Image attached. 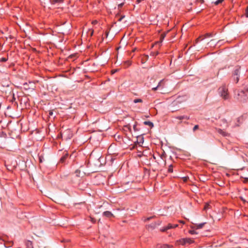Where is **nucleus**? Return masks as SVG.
<instances>
[{
    "label": "nucleus",
    "instance_id": "obj_1",
    "mask_svg": "<svg viewBox=\"0 0 248 248\" xmlns=\"http://www.w3.org/2000/svg\"><path fill=\"white\" fill-rule=\"evenodd\" d=\"M235 97L238 101L242 103H246L248 99L247 94L243 90L237 91L235 93Z\"/></svg>",
    "mask_w": 248,
    "mask_h": 248
},
{
    "label": "nucleus",
    "instance_id": "obj_2",
    "mask_svg": "<svg viewBox=\"0 0 248 248\" xmlns=\"http://www.w3.org/2000/svg\"><path fill=\"white\" fill-rule=\"evenodd\" d=\"M218 92L220 96L225 100L229 98V95L228 92V89L225 86H223L218 89Z\"/></svg>",
    "mask_w": 248,
    "mask_h": 248
},
{
    "label": "nucleus",
    "instance_id": "obj_3",
    "mask_svg": "<svg viewBox=\"0 0 248 248\" xmlns=\"http://www.w3.org/2000/svg\"><path fill=\"white\" fill-rule=\"evenodd\" d=\"M178 241L182 245H184L187 243L189 244H192L194 242L192 239L190 238H182L179 240Z\"/></svg>",
    "mask_w": 248,
    "mask_h": 248
},
{
    "label": "nucleus",
    "instance_id": "obj_4",
    "mask_svg": "<svg viewBox=\"0 0 248 248\" xmlns=\"http://www.w3.org/2000/svg\"><path fill=\"white\" fill-rule=\"evenodd\" d=\"M68 155H68V153H67V152L64 151L63 153V155L61 157V158L60 160V162H61L62 163H64L65 162L67 158H68Z\"/></svg>",
    "mask_w": 248,
    "mask_h": 248
},
{
    "label": "nucleus",
    "instance_id": "obj_5",
    "mask_svg": "<svg viewBox=\"0 0 248 248\" xmlns=\"http://www.w3.org/2000/svg\"><path fill=\"white\" fill-rule=\"evenodd\" d=\"M103 216L107 218H111L114 217L113 214L110 211H105L103 213Z\"/></svg>",
    "mask_w": 248,
    "mask_h": 248
},
{
    "label": "nucleus",
    "instance_id": "obj_6",
    "mask_svg": "<svg viewBox=\"0 0 248 248\" xmlns=\"http://www.w3.org/2000/svg\"><path fill=\"white\" fill-rule=\"evenodd\" d=\"M240 68H241V67L238 65L236 66L235 68V69L233 72L232 76H239Z\"/></svg>",
    "mask_w": 248,
    "mask_h": 248
},
{
    "label": "nucleus",
    "instance_id": "obj_7",
    "mask_svg": "<svg viewBox=\"0 0 248 248\" xmlns=\"http://www.w3.org/2000/svg\"><path fill=\"white\" fill-rule=\"evenodd\" d=\"M217 130L219 134H221L224 137H227L229 136V133L226 132L225 131H223V130L220 128L217 129Z\"/></svg>",
    "mask_w": 248,
    "mask_h": 248
},
{
    "label": "nucleus",
    "instance_id": "obj_8",
    "mask_svg": "<svg viewBox=\"0 0 248 248\" xmlns=\"http://www.w3.org/2000/svg\"><path fill=\"white\" fill-rule=\"evenodd\" d=\"M173 226L171 224H169L167 226L163 227L160 229L161 232H165L167 230L172 228Z\"/></svg>",
    "mask_w": 248,
    "mask_h": 248
},
{
    "label": "nucleus",
    "instance_id": "obj_9",
    "mask_svg": "<svg viewBox=\"0 0 248 248\" xmlns=\"http://www.w3.org/2000/svg\"><path fill=\"white\" fill-rule=\"evenodd\" d=\"M76 58H77V55L76 54L71 55L67 57L66 60L68 61H74L76 60Z\"/></svg>",
    "mask_w": 248,
    "mask_h": 248
},
{
    "label": "nucleus",
    "instance_id": "obj_10",
    "mask_svg": "<svg viewBox=\"0 0 248 248\" xmlns=\"http://www.w3.org/2000/svg\"><path fill=\"white\" fill-rule=\"evenodd\" d=\"M176 119H177L180 120L186 119V120H188L189 119V117L187 116L186 115H183V116H179L175 117Z\"/></svg>",
    "mask_w": 248,
    "mask_h": 248
},
{
    "label": "nucleus",
    "instance_id": "obj_11",
    "mask_svg": "<svg viewBox=\"0 0 248 248\" xmlns=\"http://www.w3.org/2000/svg\"><path fill=\"white\" fill-rule=\"evenodd\" d=\"M173 246L172 245H168V244H163L162 245H161L159 248H173Z\"/></svg>",
    "mask_w": 248,
    "mask_h": 248
},
{
    "label": "nucleus",
    "instance_id": "obj_12",
    "mask_svg": "<svg viewBox=\"0 0 248 248\" xmlns=\"http://www.w3.org/2000/svg\"><path fill=\"white\" fill-rule=\"evenodd\" d=\"M143 123L145 125H149L151 127H153L154 126L153 123L150 121H145Z\"/></svg>",
    "mask_w": 248,
    "mask_h": 248
},
{
    "label": "nucleus",
    "instance_id": "obj_13",
    "mask_svg": "<svg viewBox=\"0 0 248 248\" xmlns=\"http://www.w3.org/2000/svg\"><path fill=\"white\" fill-rule=\"evenodd\" d=\"M26 246L27 248H33L32 242L30 241H28L26 242Z\"/></svg>",
    "mask_w": 248,
    "mask_h": 248
},
{
    "label": "nucleus",
    "instance_id": "obj_14",
    "mask_svg": "<svg viewBox=\"0 0 248 248\" xmlns=\"http://www.w3.org/2000/svg\"><path fill=\"white\" fill-rule=\"evenodd\" d=\"M209 43H211V46L213 45V46H216L217 42L216 41L215 39H212L209 43H208V44Z\"/></svg>",
    "mask_w": 248,
    "mask_h": 248
},
{
    "label": "nucleus",
    "instance_id": "obj_15",
    "mask_svg": "<svg viewBox=\"0 0 248 248\" xmlns=\"http://www.w3.org/2000/svg\"><path fill=\"white\" fill-rule=\"evenodd\" d=\"M163 81H164L163 80H161V81L158 83V84L157 86L156 87L153 88L152 89V90H153V91H156V90H157V89L158 88H159V87L161 86V83L163 82Z\"/></svg>",
    "mask_w": 248,
    "mask_h": 248
},
{
    "label": "nucleus",
    "instance_id": "obj_16",
    "mask_svg": "<svg viewBox=\"0 0 248 248\" xmlns=\"http://www.w3.org/2000/svg\"><path fill=\"white\" fill-rule=\"evenodd\" d=\"M232 78H233V81L236 83H237L238 82L239 80V76H232Z\"/></svg>",
    "mask_w": 248,
    "mask_h": 248
},
{
    "label": "nucleus",
    "instance_id": "obj_17",
    "mask_svg": "<svg viewBox=\"0 0 248 248\" xmlns=\"http://www.w3.org/2000/svg\"><path fill=\"white\" fill-rule=\"evenodd\" d=\"M212 37H213V34L211 33H207L204 35V38Z\"/></svg>",
    "mask_w": 248,
    "mask_h": 248
},
{
    "label": "nucleus",
    "instance_id": "obj_18",
    "mask_svg": "<svg viewBox=\"0 0 248 248\" xmlns=\"http://www.w3.org/2000/svg\"><path fill=\"white\" fill-rule=\"evenodd\" d=\"M62 0H52V3L55 4L57 3H62Z\"/></svg>",
    "mask_w": 248,
    "mask_h": 248
},
{
    "label": "nucleus",
    "instance_id": "obj_19",
    "mask_svg": "<svg viewBox=\"0 0 248 248\" xmlns=\"http://www.w3.org/2000/svg\"><path fill=\"white\" fill-rule=\"evenodd\" d=\"M166 36V33H163L160 36V41L158 43H161L163 41V40L164 39V38Z\"/></svg>",
    "mask_w": 248,
    "mask_h": 248
},
{
    "label": "nucleus",
    "instance_id": "obj_20",
    "mask_svg": "<svg viewBox=\"0 0 248 248\" xmlns=\"http://www.w3.org/2000/svg\"><path fill=\"white\" fill-rule=\"evenodd\" d=\"M169 172L171 173L173 172V166L172 165H170L169 167L168 170Z\"/></svg>",
    "mask_w": 248,
    "mask_h": 248
},
{
    "label": "nucleus",
    "instance_id": "obj_21",
    "mask_svg": "<svg viewBox=\"0 0 248 248\" xmlns=\"http://www.w3.org/2000/svg\"><path fill=\"white\" fill-rule=\"evenodd\" d=\"M80 173V171L79 170H76L75 172V174L76 177L79 178V174Z\"/></svg>",
    "mask_w": 248,
    "mask_h": 248
},
{
    "label": "nucleus",
    "instance_id": "obj_22",
    "mask_svg": "<svg viewBox=\"0 0 248 248\" xmlns=\"http://www.w3.org/2000/svg\"><path fill=\"white\" fill-rule=\"evenodd\" d=\"M205 223H202L197 225V229H201L204 226Z\"/></svg>",
    "mask_w": 248,
    "mask_h": 248
},
{
    "label": "nucleus",
    "instance_id": "obj_23",
    "mask_svg": "<svg viewBox=\"0 0 248 248\" xmlns=\"http://www.w3.org/2000/svg\"><path fill=\"white\" fill-rule=\"evenodd\" d=\"M133 102L135 103H142V100L141 99H139V98L135 99L134 100Z\"/></svg>",
    "mask_w": 248,
    "mask_h": 248
},
{
    "label": "nucleus",
    "instance_id": "obj_24",
    "mask_svg": "<svg viewBox=\"0 0 248 248\" xmlns=\"http://www.w3.org/2000/svg\"><path fill=\"white\" fill-rule=\"evenodd\" d=\"M8 60L7 57H0V62H5Z\"/></svg>",
    "mask_w": 248,
    "mask_h": 248
},
{
    "label": "nucleus",
    "instance_id": "obj_25",
    "mask_svg": "<svg viewBox=\"0 0 248 248\" xmlns=\"http://www.w3.org/2000/svg\"><path fill=\"white\" fill-rule=\"evenodd\" d=\"M223 1L224 0H217V1L215 2V4L216 5H218L219 4L222 3Z\"/></svg>",
    "mask_w": 248,
    "mask_h": 248
},
{
    "label": "nucleus",
    "instance_id": "obj_26",
    "mask_svg": "<svg viewBox=\"0 0 248 248\" xmlns=\"http://www.w3.org/2000/svg\"><path fill=\"white\" fill-rule=\"evenodd\" d=\"M221 122L223 124H225L226 125V126H228V123L226 119H222Z\"/></svg>",
    "mask_w": 248,
    "mask_h": 248
},
{
    "label": "nucleus",
    "instance_id": "obj_27",
    "mask_svg": "<svg viewBox=\"0 0 248 248\" xmlns=\"http://www.w3.org/2000/svg\"><path fill=\"white\" fill-rule=\"evenodd\" d=\"M245 16L248 17V6L246 7L245 10Z\"/></svg>",
    "mask_w": 248,
    "mask_h": 248
},
{
    "label": "nucleus",
    "instance_id": "obj_28",
    "mask_svg": "<svg viewBox=\"0 0 248 248\" xmlns=\"http://www.w3.org/2000/svg\"><path fill=\"white\" fill-rule=\"evenodd\" d=\"M48 115L49 117L52 116L53 115V112L52 110H49Z\"/></svg>",
    "mask_w": 248,
    "mask_h": 248
},
{
    "label": "nucleus",
    "instance_id": "obj_29",
    "mask_svg": "<svg viewBox=\"0 0 248 248\" xmlns=\"http://www.w3.org/2000/svg\"><path fill=\"white\" fill-rule=\"evenodd\" d=\"M189 233H190L191 234H197V232L195 231L194 230H190L189 231Z\"/></svg>",
    "mask_w": 248,
    "mask_h": 248
},
{
    "label": "nucleus",
    "instance_id": "obj_30",
    "mask_svg": "<svg viewBox=\"0 0 248 248\" xmlns=\"http://www.w3.org/2000/svg\"><path fill=\"white\" fill-rule=\"evenodd\" d=\"M199 128V125H195L193 128V131H195L196 130H197Z\"/></svg>",
    "mask_w": 248,
    "mask_h": 248
},
{
    "label": "nucleus",
    "instance_id": "obj_31",
    "mask_svg": "<svg viewBox=\"0 0 248 248\" xmlns=\"http://www.w3.org/2000/svg\"><path fill=\"white\" fill-rule=\"evenodd\" d=\"M119 71V69H114V70H112L111 71V73L112 74H114L115 73L117 72V71Z\"/></svg>",
    "mask_w": 248,
    "mask_h": 248
},
{
    "label": "nucleus",
    "instance_id": "obj_32",
    "mask_svg": "<svg viewBox=\"0 0 248 248\" xmlns=\"http://www.w3.org/2000/svg\"><path fill=\"white\" fill-rule=\"evenodd\" d=\"M89 31H90V36H93V30H92V29H90L89 30Z\"/></svg>",
    "mask_w": 248,
    "mask_h": 248
},
{
    "label": "nucleus",
    "instance_id": "obj_33",
    "mask_svg": "<svg viewBox=\"0 0 248 248\" xmlns=\"http://www.w3.org/2000/svg\"><path fill=\"white\" fill-rule=\"evenodd\" d=\"M153 217H147V218H146L144 220V221H146L149 220L150 219H151V218H153Z\"/></svg>",
    "mask_w": 248,
    "mask_h": 248
},
{
    "label": "nucleus",
    "instance_id": "obj_34",
    "mask_svg": "<svg viewBox=\"0 0 248 248\" xmlns=\"http://www.w3.org/2000/svg\"><path fill=\"white\" fill-rule=\"evenodd\" d=\"M124 4V3H122L119 4L118 5V7L119 8H121L123 6Z\"/></svg>",
    "mask_w": 248,
    "mask_h": 248
},
{
    "label": "nucleus",
    "instance_id": "obj_35",
    "mask_svg": "<svg viewBox=\"0 0 248 248\" xmlns=\"http://www.w3.org/2000/svg\"><path fill=\"white\" fill-rule=\"evenodd\" d=\"M70 132V131H69V130H67V131H63V132L62 133V135H65V133H66V132Z\"/></svg>",
    "mask_w": 248,
    "mask_h": 248
},
{
    "label": "nucleus",
    "instance_id": "obj_36",
    "mask_svg": "<svg viewBox=\"0 0 248 248\" xmlns=\"http://www.w3.org/2000/svg\"><path fill=\"white\" fill-rule=\"evenodd\" d=\"M243 182H244V183L248 182V178H245V179Z\"/></svg>",
    "mask_w": 248,
    "mask_h": 248
},
{
    "label": "nucleus",
    "instance_id": "obj_37",
    "mask_svg": "<svg viewBox=\"0 0 248 248\" xmlns=\"http://www.w3.org/2000/svg\"><path fill=\"white\" fill-rule=\"evenodd\" d=\"M201 38V37H199V38H198L196 40H195V42L196 43H198L200 40V38Z\"/></svg>",
    "mask_w": 248,
    "mask_h": 248
},
{
    "label": "nucleus",
    "instance_id": "obj_38",
    "mask_svg": "<svg viewBox=\"0 0 248 248\" xmlns=\"http://www.w3.org/2000/svg\"><path fill=\"white\" fill-rule=\"evenodd\" d=\"M209 205L208 204H206L205 205L204 209H206L208 208L209 207Z\"/></svg>",
    "mask_w": 248,
    "mask_h": 248
},
{
    "label": "nucleus",
    "instance_id": "obj_39",
    "mask_svg": "<svg viewBox=\"0 0 248 248\" xmlns=\"http://www.w3.org/2000/svg\"><path fill=\"white\" fill-rule=\"evenodd\" d=\"M124 16H121V17L118 19V21H121L122 20V19H123V18H124Z\"/></svg>",
    "mask_w": 248,
    "mask_h": 248
},
{
    "label": "nucleus",
    "instance_id": "obj_40",
    "mask_svg": "<svg viewBox=\"0 0 248 248\" xmlns=\"http://www.w3.org/2000/svg\"><path fill=\"white\" fill-rule=\"evenodd\" d=\"M172 226H173L172 228H174L177 227L178 226V224H174V225L172 224Z\"/></svg>",
    "mask_w": 248,
    "mask_h": 248
},
{
    "label": "nucleus",
    "instance_id": "obj_41",
    "mask_svg": "<svg viewBox=\"0 0 248 248\" xmlns=\"http://www.w3.org/2000/svg\"><path fill=\"white\" fill-rule=\"evenodd\" d=\"M97 23V21L96 20H94V21H93L92 22V24H96Z\"/></svg>",
    "mask_w": 248,
    "mask_h": 248
},
{
    "label": "nucleus",
    "instance_id": "obj_42",
    "mask_svg": "<svg viewBox=\"0 0 248 248\" xmlns=\"http://www.w3.org/2000/svg\"><path fill=\"white\" fill-rule=\"evenodd\" d=\"M142 0H137V3H139Z\"/></svg>",
    "mask_w": 248,
    "mask_h": 248
},
{
    "label": "nucleus",
    "instance_id": "obj_43",
    "mask_svg": "<svg viewBox=\"0 0 248 248\" xmlns=\"http://www.w3.org/2000/svg\"><path fill=\"white\" fill-rule=\"evenodd\" d=\"M136 125H134V127H133V128L135 130H136Z\"/></svg>",
    "mask_w": 248,
    "mask_h": 248
},
{
    "label": "nucleus",
    "instance_id": "obj_44",
    "mask_svg": "<svg viewBox=\"0 0 248 248\" xmlns=\"http://www.w3.org/2000/svg\"><path fill=\"white\" fill-rule=\"evenodd\" d=\"M199 1L201 2V3H203V0H199Z\"/></svg>",
    "mask_w": 248,
    "mask_h": 248
},
{
    "label": "nucleus",
    "instance_id": "obj_45",
    "mask_svg": "<svg viewBox=\"0 0 248 248\" xmlns=\"http://www.w3.org/2000/svg\"><path fill=\"white\" fill-rule=\"evenodd\" d=\"M106 35L107 37H108V32H106Z\"/></svg>",
    "mask_w": 248,
    "mask_h": 248
},
{
    "label": "nucleus",
    "instance_id": "obj_46",
    "mask_svg": "<svg viewBox=\"0 0 248 248\" xmlns=\"http://www.w3.org/2000/svg\"><path fill=\"white\" fill-rule=\"evenodd\" d=\"M42 159H40V162H42Z\"/></svg>",
    "mask_w": 248,
    "mask_h": 248
},
{
    "label": "nucleus",
    "instance_id": "obj_47",
    "mask_svg": "<svg viewBox=\"0 0 248 248\" xmlns=\"http://www.w3.org/2000/svg\"><path fill=\"white\" fill-rule=\"evenodd\" d=\"M153 157H154V158L155 159V157L154 155Z\"/></svg>",
    "mask_w": 248,
    "mask_h": 248
},
{
    "label": "nucleus",
    "instance_id": "obj_48",
    "mask_svg": "<svg viewBox=\"0 0 248 248\" xmlns=\"http://www.w3.org/2000/svg\"><path fill=\"white\" fill-rule=\"evenodd\" d=\"M160 159L163 160L162 158L161 157H160Z\"/></svg>",
    "mask_w": 248,
    "mask_h": 248
}]
</instances>
